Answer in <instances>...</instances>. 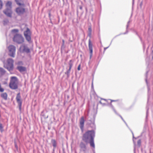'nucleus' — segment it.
<instances>
[{
	"label": "nucleus",
	"instance_id": "obj_1",
	"mask_svg": "<svg viewBox=\"0 0 153 153\" xmlns=\"http://www.w3.org/2000/svg\"><path fill=\"white\" fill-rule=\"evenodd\" d=\"M95 136V132L94 130H88L83 134L82 140L87 143L89 140L94 138Z\"/></svg>",
	"mask_w": 153,
	"mask_h": 153
},
{
	"label": "nucleus",
	"instance_id": "obj_2",
	"mask_svg": "<svg viewBox=\"0 0 153 153\" xmlns=\"http://www.w3.org/2000/svg\"><path fill=\"white\" fill-rule=\"evenodd\" d=\"M18 80L16 76H12L11 77L10 82L9 84V87L12 89L15 90L18 88Z\"/></svg>",
	"mask_w": 153,
	"mask_h": 153
},
{
	"label": "nucleus",
	"instance_id": "obj_3",
	"mask_svg": "<svg viewBox=\"0 0 153 153\" xmlns=\"http://www.w3.org/2000/svg\"><path fill=\"white\" fill-rule=\"evenodd\" d=\"M7 64L4 65V67L8 71H12L13 69V60L11 58H9L7 60Z\"/></svg>",
	"mask_w": 153,
	"mask_h": 153
},
{
	"label": "nucleus",
	"instance_id": "obj_4",
	"mask_svg": "<svg viewBox=\"0 0 153 153\" xmlns=\"http://www.w3.org/2000/svg\"><path fill=\"white\" fill-rule=\"evenodd\" d=\"M13 40L14 42L20 44L24 42V39L21 35L16 34L14 36Z\"/></svg>",
	"mask_w": 153,
	"mask_h": 153
},
{
	"label": "nucleus",
	"instance_id": "obj_5",
	"mask_svg": "<svg viewBox=\"0 0 153 153\" xmlns=\"http://www.w3.org/2000/svg\"><path fill=\"white\" fill-rule=\"evenodd\" d=\"M24 34L26 40L28 43H31L32 42L31 37V33L28 28H27L26 30L24 31Z\"/></svg>",
	"mask_w": 153,
	"mask_h": 153
},
{
	"label": "nucleus",
	"instance_id": "obj_6",
	"mask_svg": "<svg viewBox=\"0 0 153 153\" xmlns=\"http://www.w3.org/2000/svg\"><path fill=\"white\" fill-rule=\"evenodd\" d=\"M8 49L9 51V55L13 57L15 56L16 48L13 45H10L8 47Z\"/></svg>",
	"mask_w": 153,
	"mask_h": 153
},
{
	"label": "nucleus",
	"instance_id": "obj_7",
	"mask_svg": "<svg viewBox=\"0 0 153 153\" xmlns=\"http://www.w3.org/2000/svg\"><path fill=\"white\" fill-rule=\"evenodd\" d=\"M16 100L18 105L19 110L20 111H21L22 101L21 99V97L20 93L17 94L16 97Z\"/></svg>",
	"mask_w": 153,
	"mask_h": 153
},
{
	"label": "nucleus",
	"instance_id": "obj_8",
	"mask_svg": "<svg viewBox=\"0 0 153 153\" xmlns=\"http://www.w3.org/2000/svg\"><path fill=\"white\" fill-rule=\"evenodd\" d=\"M88 48L90 51V59H91L93 55V45L90 39L88 40Z\"/></svg>",
	"mask_w": 153,
	"mask_h": 153
},
{
	"label": "nucleus",
	"instance_id": "obj_9",
	"mask_svg": "<svg viewBox=\"0 0 153 153\" xmlns=\"http://www.w3.org/2000/svg\"><path fill=\"white\" fill-rule=\"evenodd\" d=\"M20 51L21 52H25L27 53L30 52L29 49L24 45L21 46L20 48Z\"/></svg>",
	"mask_w": 153,
	"mask_h": 153
},
{
	"label": "nucleus",
	"instance_id": "obj_10",
	"mask_svg": "<svg viewBox=\"0 0 153 153\" xmlns=\"http://www.w3.org/2000/svg\"><path fill=\"white\" fill-rule=\"evenodd\" d=\"M3 12L7 16L11 17L12 13L11 9L6 8L5 10L3 11Z\"/></svg>",
	"mask_w": 153,
	"mask_h": 153
},
{
	"label": "nucleus",
	"instance_id": "obj_11",
	"mask_svg": "<svg viewBox=\"0 0 153 153\" xmlns=\"http://www.w3.org/2000/svg\"><path fill=\"white\" fill-rule=\"evenodd\" d=\"M16 11L19 15L23 14L25 12V9L24 8L18 7L16 8Z\"/></svg>",
	"mask_w": 153,
	"mask_h": 153
},
{
	"label": "nucleus",
	"instance_id": "obj_12",
	"mask_svg": "<svg viewBox=\"0 0 153 153\" xmlns=\"http://www.w3.org/2000/svg\"><path fill=\"white\" fill-rule=\"evenodd\" d=\"M85 120L83 117H81L79 120L80 128L82 131L83 130Z\"/></svg>",
	"mask_w": 153,
	"mask_h": 153
},
{
	"label": "nucleus",
	"instance_id": "obj_13",
	"mask_svg": "<svg viewBox=\"0 0 153 153\" xmlns=\"http://www.w3.org/2000/svg\"><path fill=\"white\" fill-rule=\"evenodd\" d=\"M79 146L81 150L84 152L86 151L87 147L85 144L83 142H81L80 143Z\"/></svg>",
	"mask_w": 153,
	"mask_h": 153
},
{
	"label": "nucleus",
	"instance_id": "obj_14",
	"mask_svg": "<svg viewBox=\"0 0 153 153\" xmlns=\"http://www.w3.org/2000/svg\"><path fill=\"white\" fill-rule=\"evenodd\" d=\"M17 69L20 72H22L25 71L26 68L25 67L22 66H18L17 67Z\"/></svg>",
	"mask_w": 153,
	"mask_h": 153
},
{
	"label": "nucleus",
	"instance_id": "obj_15",
	"mask_svg": "<svg viewBox=\"0 0 153 153\" xmlns=\"http://www.w3.org/2000/svg\"><path fill=\"white\" fill-rule=\"evenodd\" d=\"M111 108L113 109V111H114V113L117 114V115H118L119 116L121 117V119L124 122V123H125V124H126V125L128 126H127V123H126L125 122V121L123 119V117H122L120 115H119L117 113V112H116V111L114 109V107H113V106L111 104Z\"/></svg>",
	"mask_w": 153,
	"mask_h": 153
},
{
	"label": "nucleus",
	"instance_id": "obj_16",
	"mask_svg": "<svg viewBox=\"0 0 153 153\" xmlns=\"http://www.w3.org/2000/svg\"><path fill=\"white\" fill-rule=\"evenodd\" d=\"M1 96L5 100H7V95L6 93L5 92L2 93L1 94Z\"/></svg>",
	"mask_w": 153,
	"mask_h": 153
},
{
	"label": "nucleus",
	"instance_id": "obj_17",
	"mask_svg": "<svg viewBox=\"0 0 153 153\" xmlns=\"http://www.w3.org/2000/svg\"><path fill=\"white\" fill-rule=\"evenodd\" d=\"M51 143L52 144L53 146V151L54 150L55 148L56 147L57 145V143L56 140L54 139H52L51 140Z\"/></svg>",
	"mask_w": 153,
	"mask_h": 153
},
{
	"label": "nucleus",
	"instance_id": "obj_18",
	"mask_svg": "<svg viewBox=\"0 0 153 153\" xmlns=\"http://www.w3.org/2000/svg\"><path fill=\"white\" fill-rule=\"evenodd\" d=\"M6 71L2 68L0 67V76H2L5 73Z\"/></svg>",
	"mask_w": 153,
	"mask_h": 153
},
{
	"label": "nucleus",
	"instance_id": "obj_19",
	"mask_svg": "<svg viewBox=\"0 0 153 153\" xmlns=\"http://www.w3.org/2000/svg\"><path fill=\"white\" fill-rule=\"evenodd\" d=\"M90 127L93 129L92 130L94 131V130L96 128V125L95 124L94 121L90 124Z\"/></svg>",
	"mask_w": 153,
	"mask_h": 153
},
{
	"label": "nucleus",
	"instance_id": "obj_20",
	"mask_svg": "<svg viewBox=\"0 0 153 153\" xmlns=\"http://www.w3.org/2000/svg\"><path fill=\"white\" fill-rule=\"evenodd\" d=\"M12 3L11 1H8L6 4V8L11 9Z\"/></svg>",
	"mask_w": 153,
	"mask_h": 153
},
{
	"label": "nucleus",
	"instance_id": "obj_21",
	"mask_svg": "<svg viewBox=\"0 0 153 153\" xmlns=\"http://www.w3.org/2000/svg\"><path fill=\"white\" fill-rule=\"evenodd\" d=\"M90 144V146L94 148H95V144L94 142V139L91 140L89 141Z\"/></svg>",
	"mask_w": 153,
	"mask_h": 153
},
{
	"label": "nucleus",
	"instance_id": "obj_22",
	"mask_svg": "<svg viewBox=\"0 0 153 153\" xmlns=\"http://www.w3.org/2000/svg\"><path fill=\"white\" fill-rule=\"evenodd\" d=\"M71 69H70V68H69V69L68 70H67V71L65 73V74L67 75L68 77H69L70 76V74L71 71Z\"/></svg>",
	"mask_w": 153,
	"mask_h": 153
},
{
	"label": "nucleus",
	"instance_id": "obj_23",
	"mask_svg": "<svg viewBox=\"0 0 153 153\" xmlns=\"http://www.w3.org/2000/svg\"><path fill=\"white\" fill-rule=\"evenodd\" d=\"M68 64L69 66V68H70V69H71L73 65V62L72 60H70L68 63Z\"/></svg>",
	"mask_w": 153,
	"mask_h": 153
},
{
	"label": "nucleus",
	"instance_id": "obj_24",
	"mask_svg": "<svg viewBox=\"0 0 153 153\" xmlns=\"http://www.w3.org/2000/svg\"><path fill=\"white\" fill-rule=\"evenodd\" d=\"M3 22L4 25H7L9 23V20L8 19H5L4 20Z\"/></svg>",
	"mask_w": 153,
	"mask_h": 153
},
{
	"label": "nucleus",
	"instance_id": "obj_25",
	"mask_svg": "<svg viewBox=\"0 0 153 153\" xmlns=\"http://www.w3.org/2000/svg\"><path fill=\"white\" fill-rule=\"evenodd\" d=\"M130 22V21H129L127 22V25H126V32L125 33H123V34H127L128 33V26H129V23Z\"/></svg>",
	"mask_w": 153,
	"mask_h": 153
},
{
	"label": "nucleus",
	"instance_id": "obj_26",
	"mask_svg": "<svg viewBox=\"0 0 153 153\" xmlns=\"http://www.w3.org/2000/svg\"><path fill=\"white\" fill-rule=\"evenodd\" d=\"M15 1L16 2V4L19 5V6H21L24 5V4H22L20 3V1L19 0H15Z\"/></svg>",
	"mask_w": 153,
	"mask_h": 153
},
{
	"label": "nucleus",
	"instance_id": "obj_27",
	"mask_svg": "<svg viewBox=\"0 0 153 153\" xmlns=\"http://www.w3.org/2000/svg\"><path fill=\"white\" fill-rule=\"evenodd\" d=\"M3 126L2 125V124L0 123V130L2 132L3 131Z\"/></svg>",
	"mask_w": 153,
	"mask_h": 153
},
{
	"label": "nucleus",
	"instance_id": "obj_28",
	"mask_svg": "<svg viewBox=\"0 0 153 153\" xmlns=\"http://www.w3.org/2000/svg\"><path fill=\"white\" fill-rule=\"evenodd\" d=\"M18 30L17 29H14L12 30V33H16L18 32Z\"/></svg>",
	"mask_w": 153,
	"mask_h": 153
},
{
	"label": "nucleus",
	"instance_id": "obj_29",
	"mask_svg": "<svg viewBox=\"0 0 153 153\" xmlns=\"http://www.w3.org/2000/svg\"><path fill=\"white\" fill-rule=\"evenodd\" d=\"M141 143V141L140 140H138L137 141V144L139 146H140Z\"/></svg>",
	"mask_w": 153,
	"mask_h": 153
},
{
	"label": "nucleus",
	"instance_id": "obj_30",
	"mask_svg": "<svg viewBox=\"0 0 153 153\" xmlns=\"http://www.w3.org/2000/svg\"><path fill=\"white\" fill-rule=\"evenodd\" d=\"M2 7V3L1 1L0 0V9Z\"/></svg>",
	"mask_w": 153,
	"mask_h": 153
},
{
	"label": "nucleus",
	"instance_id": "obj_31",
	"mask_svg": "<svg viewBox=\"0 0 153 153\" xmlns=\"http://www.w3.org/2000/svg\"><path fill=\"white\" fill-rule=\"evenodd\" d=\"M133 143H134V153H135V142H134V140L133 139Z\"/></svg>",
	"mask_w": 153,
	"mask_h": 153
},
{
	"label": "nucleus",
	"instance_id": "obj_32",
	"mask_svg": "<svg viewBox=\"0 0 153 153\" xmlns=\"http://www.w3.org/2000/svg\"><path fill=\"white\" fill-rule=\"evenodd\" d=\"M88 32H91L92 30L91 27H89L88 28Z\"/></svg>",
	"mask_w": 153,
	"mask_h": 153
},
{
	"label": "nucleus",
	"instance_id": "obj_33",
	"mask_svg": "<svg viewBox=\"0 0 153 153\" xmlns=\"http://www.w3.org/2000/svg\"><path fill=\"white\" fill-rule=\"evenodd\" d=\"M111 42H111V43H110V45H109V46H108V47H105V48H104V51H105L106 50V49H107V48H108L110 46V45H111Z\"/></svg>",
	"mask_w": 153,
	"mask_h": 153
},
{
	"label": "nucleus",
	"instance_id": "obj_34",
	"mask_svg": "<svg viewBox=\"0 0 153 153\" xmlns=\"http://www.w3.org/2000/svg\"><path fill=\"white\" fill-rule=\"evenodd\" d=\"M4 91V89L1 87V86L0 87V91L1 92H3Z\"/></svg>",
	"mask_w": 153,
	"mask_h": 153
},
{
	"label": "nucleus",
	"instance_id": "obj_35",
	"mask_svg": "<svg viewBox=\"0 0 153 153\" xmlns=\"http://www.w3.org/2000/svg\"><path fill=\"white\" fill-rule=\"evenodd\" d=\"M91 32H88V36H89L90 37H91Z\"/></svg>",
	"mask_w": 153,
	"mask_h": 153
},
{
	"label": "nucleus",
	"instance_id": "obj_36",
	"mask_svg": "<svg viewBox=\"0 0 153 153\" xmlns=\"http://www.w3.org/2000/svg\"><path fill=\"white\" fill-rule=\"evenodd\" d=\"M99 102H100V104H101L103 106H104V105H105V103H102L101 101H100Z\"/></svg>",
	"mask_w": 153,
	"mask_h": 153
},
{
	"label": "nucleus",
	"instance_id": "obj_37",
	"mask_svg": "<svg viewBox=\"0 0 153 153\" xmlns=\"http://www.w3.org/2000/svg\"><path fill=\"white\" fill-rule=\"evenodd\" d=\"M80 66H81V65L80 64H79L78 66V68H77V69L78 71H79L80 70Z\"/></svg>",
	"mask_w": 153,
	"mask_h": 153
},
{
	"label": "nucleus",
	"instance_id": "obj_38",
	"mask_svg": "<svg viewBox=\"0 0 153 153\" xmlns=\"http://www.w3.org/2000/svg\"><path fill=\"white\" fill-rule=\"evenodd\" d=\"M148 95H149V91L150 90V89L149 87L148 86Z\"/></svg>",
	"mask_w": 153,
	"mask_h": 153
},
{
	"label": "nucleus",
	"instance_id": "obj_39",
	"mask_svg": "<svg viewBox=\"0 0 153 153\" xmlns=\"http://www.w3.org/2000/svg\"><path fill=\"white\" fill-rule=\"evenodd\" d=\"M62 46L64 45V43H65V41L64 40H62Z\"/></svg>",
	"mask_w": 153,
	"mask_h": 153
},
{
	"label": "nucleus",
	"instance_id": "obj_40",
	"mask_svg": "<svg viewBox=\"0 0 153 153\" xmlns=\"http://www.w3.org/2000/svg\"><path fill=\"white\" fill-rule=\"evenodd\" d=\"M148 108L147 110V112H146V119L147 118V116H148Z\"/></svg>",
	"mask_w": 153,
	"mask_h": 153
},
{
	"label": "nucleus",
	"instance_id": "obj_41",
	"mask_svg": "<svg viewBox=\"0 0 153 153\" xmlns=\"http://www.w3.org/2000/svg\"><path fill=\"white\" fill-rule=\"evenodd\" d=\"M152 59H153V51H152Z\"/></svg>",
	"mask_w": 153,
	"mask_h": 153
},
{
	"label": "nucleus",
	"instance_id": "obj_42",
	"mask_svg": "<svg viewBox=\"0 0 153 153\" xmlns=\"http://www.w3.org/2000/svg\"><path fill=\"white\" fill-rule=\"evenodd\" d=\"M131 131V133H132V135H133V138H134V136L133 133V132H132Z\"/></svg>",
	"mask_w": 153,
	"mask_h": 153
},
{
	"label": "nucleus",
	"instance_id": "obj_43",
	"mask_svg": "<svg viewBox=\"0 0 153 153\" xmlns=\"http://www.w3.org/2000/svg\"><path fill=\"white\" fill-rule=\"evenodd\" d=\"M117 100H111V102H114V101H116Z\"/></svg>",
	"mask_w": 153,
	"mask_h": 153
},
{
	"label": "nucleus",
	"instance_id": "obj_44",
	"mask_svg": "<svg viewBox=\"0 0 153 153\" xmlns=\"http://www.w3.org/2000/svg\"><path fill=\"white\" fill-rule=\"evenodd\" d=\"M149 58H148V59L146 58V62H147V60H149ZM146 64H147V62H146Z\"/></svg>",
	"mask_w": 153,
	"mask_h": 153
},
{
	"label": "nucleus",
	"instance_id": "obj_45",
	"mask_svg": "<svg viewBox=\"0 0 153 153\" xmlns=\"http://www.w3.org/2000/svg\"><path fill=\"white\" fill-rule=\"evenodd\" d=\"M101 100H104L105 101H106V99H102V98H101Z\"/></svg>",
	"mask_w": 153,
	"mask_h": 153
},
{
	"label": "nucleus",
	"instance_id": "obj_46",
	"mask_svg": "<svg viewBox=\"0 0 153 153\" xmlns=\"http://www.w3.org/2000/svg\"><path fill=\"white\" fill-rule=\"evenodd\" d=\"M143 47L144 49L145 48V45L144 44L143 45Z\"/></svg>",
	"mask_w": 153,
	"mask_h": 153
},
{
	"label": "nucleus",
	"instance_id": "obj_47",
	"mask_svg": "<svg viewBox=\"0 0 153 153\" xmlns=\"http://www.w3.org/2000/svg\"><path fill=\"white\" fill-rule=\"evenodd\" d=\"M134 3V0H133L132 1V4L133 5Z\"/></svg>",
	"mask_w": 153,
	"mask_h": 153
},
{
	"label": "nucleus",
	"instance_id": "obj_48",
	"mask_svg": "<svg viewBox=\"0 0 153 153\" xmlns=\"http://www.w3.org/2000/svg\"><path fill=\"white\" fill-rule=\"evenodd\" d=\"M146 83L147 84V79H146Z\"/></svg>",
	"mask_w": 153,
	"mask_h": 153
},
{
	"label": "nucleus",
	"instance_id": "obj_49",
	"mask_svg": "<svg viewBox=\"0 0 153 153\" xmlns=\"http://www.w3.org/2000/svg\"><path fill=\"white\" fill-rule=\"evenodd\" d=\"M136 34L138 36V34H137V32L136 33Z\"/></svg>",
	"mask_w": 153,
	"mask_h": 153
},
{
	"label": "nucleus",
	"instance_id": "obj_50",
	"mask_svg": "<svg viewBox=\"0 0 153 153\" xmlns=\"http://www.w3.org/2000/svg\"><path fill=\"white\" fill-rule=\"evenodd\" d=\"M147 73H148V71L146 72V76H147Z\"/></svg>",
	"mask_w": 153,
	"mask_h": 153
},
{
	"label": "nucleus",
	"instance_id": "obj_51",
	"mask_svg": "<svg viewBox=\"0 0 153 153\" xmlns=\"http://www.w3.org/2000/svg\"><path fill=\"white\" fill-rule=\"evenodd\" d=\"M92 86H93V83H92Z\"/></svg>",
	"mask_w": 153,
	"mask_h": 153
},
{
	"label": "nucleus",
	"instance_id": "obj_52",
	"mask_svg": "<svg viewBox=\"0 0 153 153\" xmlns=\"http://www.w3.org/2000/svg\"><path fill=\"white\" fill-rule=\"evenodd\" d=\"M94 153H95V152H94Z\"/></svg>",
	"mask_w": 153,
	"mask_h": 153
}]
</instances>
